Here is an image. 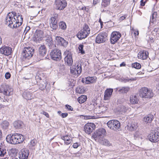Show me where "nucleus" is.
I'll list each match as a JSON object with an SVG mask.
<instances>
[{"instance_id":"052dcab7","label":"nucleus","mask_w":159,"mask_h":159,"mask_svg":"<svg viewBox=\"0 0 159 159\" xmlns=\"http://www.w3.org/2000/svg\"><path fill=\"white\" fill-rule=\"evenodd\" d=\"M139 136V133L138 132H136L134 134V138L136 139V138L138 137Z\"/></svg>"},{"instance_id":"7ed1b4c3","label":"nucleus","mask_w":159,"mask_h":159,"mask_svg":"<svg viewBox=\"0 0 159 159\" xmlns=\"http://www.w3.org/2000/svg\"><path fill=\"white\" fill-rule=\"evenodd\" d=\"M34 49L30 47L24 48L22 53V58L23 60L26 61L30 59L32 56Z\"/></svg>"},{"instance_id":"4be33fe9","label":"nucleus","mask_w":159,"mask_h":159,"mask_svg":"<svg viewBox=\"0 0 159 159\" xmlns=\"http://www.w3.org/2000/svg\"><path fill=\"white\" fill-rule=\"evenodd\" d=\"M50 25L51 28L53 30H56L58 27L57 20L54 18H51L50 19Z\"/></svg>"},{"instance_id":"aec40b11","label":"nucleus","mask_w":159,"mask_h":159,"mask_svg":"<svg viewBox=\"0 0 159 159\" xmlns=\"http://www.w3.org/2000/svg\"><path fill=\"white\" fill-rule=\"evenodd\" d=\"M148 53L147 51L143 50L140 51L138 53V57L139 59H146L148 56Z\"/></svg>"},{"instance_id":"0eeeda50","label":"nucleus","mask_w":159,"mask_h":159,"mask_svg":"<svg viewBox=\"0 0 159 159\" xmlns=\"http://www.w3.org/2000/svg\"><path fill=\"white\" fill-rule=\"evenodd\" d=\"M1 90L2 92L0 93L6 96H9L12 94L13 89L5 83H3L1 85Z\"/></svg>"},{"instance_id":"7c9ffc66","label":"nucleus","mask_w":159,"mask_h":159,"mask_svg":"<svg viewBox=\"0 0 159 159\" xmlns=\"http://www.w3.org/2000/svg\"><path fill=\"white\" fill-rule=\"evenodd\" d=\"M75 68L77 74H80L82 72L81 65L80 63L79 62L76 63L75 66Z\"/></svg>"},{"instance_id":"ea45409f","label":"nucleus","mask_w":159,"mask_h":159,"mask_svg":"<svg viewBox=\"0 0 159 159\" xmlns=\"http://www.w3.org/2000/svg\"><path fill=\"white\" fill-rule=\"evenodd\" d=\"M146 92H145V95H149V98H151L153 96V94L152 91L150 89H148V88H146Z\"/></svg>"},{"instance_id":"864d4df0","label":"nucleus","mask_w":159,"mask_h":159,"mask_svg":"<svg viewBox=\"0 0 159 159\" xmlns=\"http://www.w3.org/2000/svg\"><path fill=\"white\" fill-rule=\"evenodd\" d=\"M11 74L9 72H7L5 74V77L6 79H7L10 78L11 77Z\"/></svg>"},{"instance_id":"c03bdc74","label":"nucleus","mask_w":159,"mask_h":159,"mask_svg":"<svg viewBox=\"0 0 159 159\" xmlns=\"http://www.w3.org/2000/svg\"><path fill=\"white\" fill-rule=\"evenodd\" d=\"M42 74L38 73L36 74L35 79L37 80V82L42 81Z\"/></svg>"},{"instance_id":"680f3d73","label":"nucleus","mask_w":159,"mask_h":159,"mask_svg":"<svg viewBox=\"0 0 159 159\" xmlns=\"http://www.w3.org/2000/svg\"><path fill=\"white\" fill-rule=\"evenodd\" d=\"M30 29V28L29 26L26 27L25 29L24 32H25V33H26Z\"/></svg>"},{"instance_id":"9b49d317","label":"nucleus","mask_w":159,"mask_h":159,"mask_svg":"<svg viewBox=\"0 0 159 159\" xmlns=\"http://www.w3.org/2000/svg\"><path fill=\"white\" fill-rule=\"evenodd\" d=\"M107 34L105 32L100 33L96 38V43H100L105 42L107 39Z\"/></svg>"},{"instance_id":"2eb2a0df","label":"nucleus","mask_w":159,"mask_h":159,"mask_svg":"<svg viewBox=\"0 0 159 159\" xmlns=\"http://www.w3.org/2000/svg\"><path fill=\"white\" fill-rule=\"evenodd\" d=\"M12 51V48L8 46H3L0 48V53L6 56L10 55Z\"/></svg>"},{"instance_id":"de8ad7c7","label":"nucleus","mask_w":159,"mask_h":159,"mask_svg":"<svg viewBox=\"0 0 159 159\" xmlns=\"http://www.w3.org/2000/svg\"><path fill=\"white\" fill-rule=\"evenodd\" d=\"M78 118V119H93V118H92V116H84L83 115H80L79 116Z\"/></svg>"},{"instance_id":"8fccbe9b","label":"nucleus","mask_w":159,"mask_h":159,"mask_svg":"<svg viewBox=\"0 0 159 159\" xmlns=\"http://www.w3.org/2000/svg\"><path fill=\"white\" fill-rule=\"evenodd\" d=\"M147 118H148V119H154V116L152 114H149L145 116L144 118V119H147Z\"/></svg>"},{"instance_id":"e2e57ef3","label":"nucleus","mask_w":159,"mask_h":159,"mask_svg":"<svg viewBox=\"0 0 159 159\" xmlns=\"http://www.w3.org/2000/svg\"><path fill=\"white\" fill-rule=\"evenodd\" d=\"M82 155V154L80 152H77L75 153V156L76 157H80V156H81Z\"/></svg>"},{"instance_id":"5701e85b","label":"nucleus","mask_w":159,"mask_h":159,"mask_svg":"<svg viewBox=\"0 0 159 159\" xmlns=\"http://www.w3.org/2000/svg\"><path fill=\"white\" fill-rule=\"evenodd\" d=\"M9 125V123L6 120H3L0 123V127L4 130L8 129Z\"/></svg>"},{"instance_id":"4c0bfd02","label":"nucleus","mask_w":159,"mask_h":159,"mask_svg":"<svg viewBox=\"0 0 159 159\" xmlns=\"http://www.w3.org/2000/svg\"><path fill=\"white\" fill-rule=\"evenodd\" d=\"M76 91L77 93H83L85 91L84 87L82 86H79L76 89Z\"/></svg>"},{"instance_id":"a19ab883","label":"nucleus","mask_w":159,"mask_h":159,"mask_svg":"<svg viewBox=\"0 0 159 159\" xmlns=\"http://www.w3.org/2000/svg\"><path fill=\"white\" fill-rule=\"evenodd\" d=\"M59 28L63 30L66 29V25L65 23L63 21L60 22L59 24Z\"/></svg>"},{"instance_id":"20e7f679","label":"nucleus","mask_w":159,"mask_h":159,"mask_svg":"<svg viewBox=\"0 0 159 159\" xmlns=\"http://www.w3.org/2000/svg\"><path fill=\"white\" fill-rule=\"evenodd\" d=\"M90 33V29L88 25H85L83 28L77 34V36L80 40L85 39Z\"/></svg>"},{"instance_id":"6e6552de","label":"nucleus","mask_w":159,"mask_h":159,"mask_svg":"<svg viewBox=\"0 0 159 159\" xmlns=\"http://www.w3.org/2000/svg\"><path fill=\"white\" fill-rule=\"evenodd\" d=\"M67 6L66 0H55L54 7L57 10H62Z\"/></svg>"},{"instance_id":"72a5a7b5","label":"nucleus","mask_w":159,"mask_h":159,"mask_svg":"<svg viewBox=\"0 0 159 159\" xmlns=\"http://www.w3.org/2000/svg\"><path fill=\"white\" fill-rule=\"evenodd\" d=\"M61 139L65 141V143L67 145L70 144L72 142L71 140L67 135L62 137Z\"/></svg>"},{"instance_id":"b1692460","label":"nucleus","mask_w":159,"mask_h":159,"mask_svg":"<svg viewBox=\"0 0 159 159\" xmlns=\"http://www.w3.org/2000/svg\"><path fill=\"white\" fill-rule=\"evenodd\" d=\"M64 60L65 62L66 63L68 66H71L73 64V61L72 57L69 53H67V55L65 57Z\"/></svg>"},{"instance_id":"13d9d810","label":"nucleus","mask_w":159,"mask_h":159,"mask_svg":"<svg viewBox=\"0 0 159 159\" xmlns=\"http://www.w3.org/2000/svg\"><path fill=\"white\" fill-rule=\"evenodd\" d=\"M41 113L42 114L44 115L45 116L47 117V118L49 117V115L48 113H47L45 111H43L41 112Z\"/></svg>"},{"instance_id":"473e14b6","label":"nucleus","mask_w":159,"mask_h":159,"mask_svg":"<svg viewBox=\"0 0 159 159\" xmlns=\"http://www.w3.org/2000/svg\"><path fill=\"white\" fill-rule=\"evenodd\" d=\"M99 142L105 146H111V143L108 140L105 139H103L102 140L100 139Z\"/></svg>"},{"instance_id":"f8f14e48","label":"nucleus","mask_w":159,"mask_h":159,"mask_svg":"<svg viewBox=\"0 0 159 159\" xmlns=\"http://www.w3.org/2000/svg\"><path fill=\"white\" fill-rule=\"evenodd\" d=\"M43 32L41 30H36L34 33L33 39L36 42L41 41L43 38Z\"/></svg>"},{"instance_id":"ddd939ff","label":"nucleus","mask_w":159,"mask_h":159,"mask_svg":"<svg viewBox=\"0 0 159 159\" xmlns=\"http://www.w3.org/2000/svg\"><path fill=\"white\" fill-rule=\"evenodd\" d=\"M95 125L93 123H88L86 124L84 126V131L88 134H90L93 130L95 129Z\"/></svg>"},{"instance_id":"f03ea898","label":"nucleus","mask_w":159,"mask_h":159,"mask_svg":"<svg viewBox=\"0 0 159 159\" xmlns=\"http://www.w3.org/2000/svg\"><path fill=\"white\" fill-rule=\"evenodd\" d=\"M24 139V137L22 135L17 133L8 135L6 138L8 143L13 144L20 143L23 142Z\"/></svg>"},{"instance_id":"c9c22d12","label":"nucleus","mask_w":159,"mask_h":159,"mask_svg":"<svg viewBox=\"0 0 159 159\" xmlns=\"http://www.w3.org/2000/svg\"><path fill=\"white\" fill-rule=\"evenodd\" d=\"M130 102L132 104L137 103L139 101L138 99H137L136 95H134L132 97H130Z\"/></svg>"},{"instance_id":"412c9836","label":"nucleus","mask_w":159,"mask_h":159,"mask_svg":"<svg viewBox=\"0 0 159 159\" xmlns=\"http://www.w3.org/2000/svg\"><path fill=\"white\" fill-rule=\"evenodd\" d=\"M113 92V89H107L104 93V99L105 100H109L111 95Z\"/></svg>"},{"instance_id":"09e8293b","label":"nucleus","mask_w":159,"mask_h":159,"mask_svg":"<svg viewBox=\"0 0 159 159\" xmlns=\"http://www.w3.org/2000/svg\"><path fill=\"white\" fill-rule=\"evenodd\" d=\"M83 47L84 45L81 44H80L79 47V51L82 54H84L85 53L83 49Z\"/></svg>"},{"instance_id":"c756f323","label":"nucleus","mask_w":159,"mask_h":159,"mask_svg":"<svg viewBox=\"0 0 159 159\" xmlns=\"http://www.w3.org/2000/svg\"><path fill=\"white\" fill-rule=\"evenodd\" d=\"M130 89V88L128 87H123L120 88H117V90L120 93H126Z\"/></svg>"},{"instance_id":"6e6d98bb","label":"nucleus","mask_w":159,"mask_h":159,"mask_svg":"<svg viewBox=\"0 0 159 159\" xmlns=\"http://www.w3.org/2000/svg\"><path fill=\"white\" fill-rule=\"evenodd\" d=\"M127 16L126 15H125L124 16H121L119 19V20L120 21L123 20H124L125 18H126Z\"/></svg>"},{"instance_id":"4d7b16f0","label":"nucleus","mask_w":159,"mask_h":159,"mask_svg":"<svg viewBox=\"0 0 159 159\" xmlns=\"http://www.w3.org/2000/svg\"><path fill=\"white\" fill-rule=\"evenodd\" d=\"M80 144H79L78 143H74L73 145V147L74 148H77L79 146Z\"/></svg>"},{"instance_id":"4468645a","label":"nucleus","mask_w":159,"mask_h":159,"mask_svg":"<svg viewBox=\"0 0 159 159\" xmlns=\"http://www.w3.org/2000/svg\"><path fill=\"white\" fill-rule=\"evenodd\" d=\"M121 37V34L117 31L113 32L111 34L110 39L111 43L113 44H115Z\"/></svg>"},{"instance_id":"f3484780","label":"nucleus","mask_w":159,"mask_h":159,"mask_svg":"<svg viewBox=\"0 0 159 159\" xmlns=\"http://www.w3.org/2000/svg\"><path fill=\"white\" fill-rule=\"evenodd\" d=\"M46 44V45L50 48H54V45L53 41H52V37L51 36L48 35L46 39L45 40Z\"/></svg>"},{"instance_id":"a18cd8bd","label":"nucleus","mask_w":159,"mask_h":159,"mask_svg":"<svg viewBox=\"0 0 159 159\" xmlns=\"http://www.w3.org/2000/svg\"><path fill=\"white\" fill-rule=\"evenodd\" d=\"M157 13L156 12H154L152 13V16L150 17V21L152 23H153L154 21V20L155 19V18L157 17Z\"/></svg>"},{"instance_id":"1a4fd4ad","label":"nucleus","mask_w":159,"mask_h":159,"mask_svg":"<svg viewBox=\"0 0 159 159\" xmlns=\"http://www.w3.org/2000/svg\"><path fill=\"white\" fill-rule=\"evenodd\" d=\"M50 55L51 58L55 61H59L61 58V51L58 49H55L52 50Z\"/></svg>"},{"instance_id":"bb28decb","label":"nucleus","mask_w":159,"mask_h":159,"mask_svg":"<svg viewBox=\"0 0 159 159\" xmlns=\"http://www.w3.org/2000/svg\"><path fill=\"white\" fill-rule=\"evenodd\" d=\"M146 87L142 88L139 91V94L140 97L142 98H149V95H145V92H146Z\"/></svg>"},{"instance_id":"39448f33","label":"nucleus","mask_w":159,"mask_h":159,"mask_svg":"<svg viewBox=\"0 0 159 159\" xmlns=\"http://www.w3.org/2000/svg\"><path fill=\"white\" fill-rule=\"evenodd\" d=\"M148 137L149 140L152 142H157L159 140V129L157 128L151 131Z\"/></svg>"},{"instance_id":"9d476101","label":"nucleus","mask_w":159,"mask_h":159,"mask_svg":"<svg viewBox=\"0 0 159 159\" xmlns=\"http://www.w3.org/2000/svg\"><path fill=\"white\" fill-rule=\"evenodd\" d=\"M107 125L109 128L114 130L120 126V123L117 120H110L107 122Z\"/></svg>"},{"instance_id":"774afa93","label":"nucleus","mask_w":159,"mask_h":159,"mask_svg":"<svg viewBox=\"0 0 159 159\" xmlns=\"http://www.w3.org/2000/svg\"><path fill=\"white\" fill-rule=\"evenodd\" d=\"M98 2V0H93V4L94 5H95Z\"/></svg>"},{"instance_id":"423d86ee","label":"nucleus","mask_w":159,"mask_h":159,"mask_svg":"<svg viewBox=\"0 0 159 159\" xmlns=\"http://www.w3.org/2000/svg\"><path fill=\"white\" fill-rule=\"evenodd\" d=\"M106 132L105 130L103 128H100L97 130L93 133L92 137L96 140L101 139L105 135H106Z\"/></svg>"},{"instance_id":"e433bc0d","label":"nucleus","mask_w":159,"mask_h":159,"mask_svg":"<svg viewBox=\"0 0 159 159\" xmlns=\"http://www.w3.org/2000/svg\"><path fill=\"white\" fill-rule=\"evenodd\" d=\"M87 99L86 96L82 95L78 98V101L80 103H82L84 102Z\"/></svg>"},{"instance_id":"49530a36","label":"nucleus","mask_w":159,"mask_h":159,"mask_svg":"<svg viewBox=\"0 0 159 159\" xmlns=\"http://www.w3.org/2000/svg\"><path fill=\"white\" fill-rule=\"evenodd\" d=\"M132 66L133 67L136 69H139L141 67V65L137 62L133 63L132 65Z\"/></svg>"},{"instance_id":"603ef678","label":"nucleus","mask_w":159,"mask_h":159,"mask_svg":"<svg viewBox=\"0 0 159 159\" xmlns=\"http://www.w3.org/2000/svg\"><path fill=\"white\" fill-rule=\"evenodd\" d=\"M65 106L66 108L68 110L70 111H73V108L70 106L69 105H66Z\"/></svg>"},{"instance_id":"3c124183","label":"nucleus","mask_w":159,"mask_h":159,"mask_svg":"<svg viewBox=\"0 0 159 159\" xmlns=\"http://www.w3.org/2000/svg\"><path fill=\"white\" fill-rule=\"evenodd\" d=\"M70 71L71 73L73 74H77V73L76 70H75V68H70Z\"/></svg>"},{"instance_id":"5fc2aeb1","label":"nucleus","mask_w":159,"mask_h":159,"mask_svg":"<svg viewBox=\"0 0 159 159\" xmlns=\"http://www.w3.org/2000/svg\"><path fill=\"white\" fill-rule=\"evenodd\" d=\"M152 69L155 70L158 68V66L157 64H154L152 65Z\"/></svg>"},{"instance_id":"a878e982","label":"nucleus","mask_w":159,"mask_h":159,"mask_svg":"<svg viewBox=\"0 0 159 159\" xmlns=\"http://www.w3.org/2000/svg\"><path fill=\"white\" fill-rule=\"evenodd\" d=\"M137 124L135 123H129L127 125V127L128 129L130 131H133L137 128Z\"/></svg>"},{"instance_id":"58836bf2","label":"nucleus","mask_w":159,"mask_h":159,"mask_svg":"<svg viewBox=\"0 0 159 159\" xmlns=\"http://www.w3.org/2000/svg\"><path fill=\"white\" fill-rule=\"evenodd\" d=\"M136 80V78H131L129 79L128 77H122L121 78V81L125 82V83L129 82L130 81H133V80Z\"/></svg>"},{"instance_id":"0e129e2a","label":"nucleus","mask_w":159,"mask_h":159,"mask_svg":"<svg viewBox=\"0 0 159 159\" xmlns=\"http://www.w3.org/2000/svg\"><path fill=\"white\" fill-rule=\"evenodd\" d=\"M51 18H53L57 20V19L58 18V15L57 14H55L53 15V16L51 17Z\"/></svg>"},{"instance_id":"6ab92c4d","label":"nucleus","mask_w":159,"mask_h":159,"mask_svg":"<svg viewBox=\"0 0 159 159\" xmlns=\"http://www.w3.org/2000/svg\"><path fill=\"white\" fill-rule=\"evenodd\" d=\"M97 79V77H87L85 78V81L84 79L82 80V82L83 83H85L86 84H90L96 82Z\"/></svg>"},{"instance_id":"37998d69","label":"nucleus","mask_w":159,"mask_h":159,"mask_svg":"<svg viewBox=\"0 0 159 159\" xmlns=\"http://www.w3.org/2000/svg\"><path fill=\"white\" fill-rule=\"evenodd\" d=\"M7 152V150L2 148L1 146L0 145V156L4 157L6 154Z\"/></svg>"},{"instance_id":"a211bd4d","label":"nucleus","mask_w":159,"mask_h":159,"mask_svg":"<svg viewBox=\"0 0 159 159\" xmlns=\"http://www.w3.org/2000/svg\"><path fill=\"white\" fill-rule=\"evenodd\" d=\"M55 40L58 44L64 47L66 46L68 44V42L61 37H56Z\"/></svg>"},{"instance_id":"cd10ccee","label":"nucleus","mask_w":159,"mask_h":159,"mask_svg":"<svg viewBox=\"0 0 159 159\" xmlns=\"http://www.w3.org/2000/svg\"><path fill=\"white\" fill-rule=\"evenodd\" d=\"M13 125L16 129H20L24 125L23 122L20 120H17L13 123Z\"/></svg>"},{"instance_id":"338daca9","label":"nucleus","mask_w":159,"mask_h":159,"mask_svg":"<svg viewBox=\"0 0 159 159\" xmlns=\"http://www.w3.org/2000/svg\"><path fill=\"white\" fill-rule=\"evenodd\" d=\"M139 31L138 30H135L134 32V34L135 35V36L138 35H139Z\"/></svg>"},{"instance_id":"393cba45","label":"nucleus","mask_w":159,"mask_h":159,"mask_svg":"<svg viewBox=\"0 0 159 159\" xmlns=\"http://www.w3.org/2000/svg\"><path fill=\"white\" fill-rule=\"evenodd\" d=\"M23 96L26 100H31L34 98L33 94L27 91H25L23 93Z\"/></svg>"},{"instance_id":"f257e3e1","label":"nucleus","mask_w":159,"mask_h":159,"mask_svg":"<svg viewBox=\"0 0 159 159\" xmlns=\"http://www.w3.org/2000/svg\"><path fill=\"white\" fill-rule=\"evenodd\" d=\"M23 21L22 16L16 12H9L6 18L5 23L11 28H16L20 26Z\"/></svg>"},{"instance_id":"c85d7f7f","label":"nucleus","mask_w":159,"mask_h":159,"mask_svg":"<svg viewBox=\"0 0 159 159\" xmlns=\"http://www.w3.org/2000/svg\"><path fill=\"white\" fill-rule=\"evenodd\" d=\"M47 52V50L45 46L43 45H41L39 48V55L42 57L44 56Z\"/></svg>"},{"instance_id":"f704fd0d","label":"nucleus","mask_w":159,"mask_h":159,"mask_svg":"<svg viewBox=\"0 0 159 159\" xmlns=\"http://www.w3.org/2000/svg\"><path fill=\"white\" fill-rule=\"evenodd\" d=\"M37 143L36 140H31L29 143V147L30 148L32 149H35V147Z\"/></svg>"},{"instance_id":"dca6fc26","label":"nucleus","mask_w":159,"mask_h":159,"mask_svg":"<svg viewBox=\"0 0 159 159\" xmlns=\"http://www.w3.org/2000/svg\"><path fill=\"white\" fill-rule=\"evenodd\" d=\"M29 154V150L26 149H22L20 152L19 158L20 159H27Z\"/></svg>"},{"instance_id":"2f4dec72","label":"nucleus","mask_w":159,"mask_h":159,"mask_svg":"<svg viewBox=\"0 0 159 159\" xmlns=\"http://www.w3.org/2000/svg\"><path fill=\"white\" fill-rule=\"evenodd\" d=\"M37 83L39 86V89L41 90H43L45 89L47 85L46 84H48L47 82H45L43 81H40Z\"/></svg>"},{"instance_id":"bf43d9fd","label":"nucleus","mask_w":159,"mask_h":159,"mask_svg":"<svg viewBox=\"0 0 159 159\" xmlns=\"http://www.w3.org/2000/svg\"><path fill=\"white\" fill-rule=\"evenodd\" d=\"M68 115V113H62L61 114V116L62 118H65Z\"/></svg>"},{"instance_id":"69168bd1","label":"nucleus","mask_w":159,"mask_h":159,"mask_svg":"<svg viewBox=\"0 0 159 159\" xmlns=\"http://www.w3.org/2000/svg\"><path fill=\"white\" fill-rule=\"evenodd\" d=\"M81 10H84L86 11L87 12L88 11V9L86 7H82L81 9Z\"/></svg>"},{"instance_id":"79ce46f5","label":"nucleus","mask_w":159,"mask_h":159,"mask_svg":"<svg viewBox=\"0 0 159 159\" xmlns=\"http://www.w3.org/2000/svg\"><path fill=\"white\" fill-rule=\"evenodd\" d=\"M110 0H102V5L104 7H107L110 4Z\"/></svg>"}]
</instances>
